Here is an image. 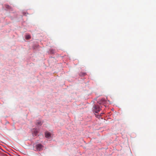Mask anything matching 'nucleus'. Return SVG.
Masks as SVG:
<instances>
[{"mask_svg":"<svg viewBox=\"0 0 156 156\" xmlns=\"http://www.w3.org/2000/svg\"><path fill=\"white\" fill-rule=\"evenodd\" d=\"M86 75V73H82V75L84 76Z\"/></svg>","mask_w":156,"mask_h":156,"instance_id":"6","label":"nucleus"},{"mask_svg":"<svg viewBox=\"0 0 156 156\" xmlns=\"http://www.w3.org/2000/svg\"><path fill=\"white\" fill-rule=\"evenodd\" d=\"M6 7L7 8L9 9V5H7L6 6Z\"/></svg>","mask_w":156,"mask_h":156,"instance_id":"7","label":"nucleus"},{"mask_svg":"<svg viewBox=\"0 0 156 156\" xmlns=\"http://www.w3.org/2000/svg\"><path fill=\"white\" fill-rule=\"evenodd\" d=\"M31 37L30 36V35H27L26 36V38L27 39H29Z\"/></svg>","mask_w":156,"mask_h":156,"instance_id":"5","label":"nucleus"},{"mask_svg":"<svg viewBox=\"0 0 156 156\" xmlns=\"http://www.w3.org/2000/svg\"><path fill=\"white\" fill-rule=\"evenodd\" d=\"M42 122L40 120H38L36 123V125L37 126H41L42 124Z\"/></svg>","mask_w":156,"mask_h":156,"instance_id":"4","label":"nucleus"},{"mask_svg":"<svg viewBox=\"0 0 156 156\" xmlns=\"http://www.w3.org/2000/svg\"><path fill=\"white\" fill-rule=\"evenodd\" d=\"M94 108L95 110V112L96 113H98V112L100 111L101 110L100 107L96 105L94 106Z\"/></svg>","mask_w":156,"mask_h":156,"instance_id":"2","label":"nucleus"},{"mask_svg":"<svg viewBox=\"0 0 156 156\" xmlns=\"http://www.w3.org/2000/svg\"><path fill=\"white\" fill-rule=\"evenodd\" d=\"M51 135L49 132H47L45 133V137L47 138H49L51 137Z\"/></svg>","mask_w":156,"mask_h":156,"instance_id":"3","label":"nucleus"},{"mask_svg":"<svg viewBox=\"0 0 156 156\" xmlns=\"http://www.w3.org/2000/svg\"><path fill=\"white\" fill-rule=\"evenodd\" d=\"M43 147H44L42 144H38L34 147V148L35 151H40L43 150Z\"/></svg>","mask_w":156,"mask_h":156,"instance_id":"1","label":"nucleus"}]
</instances>
